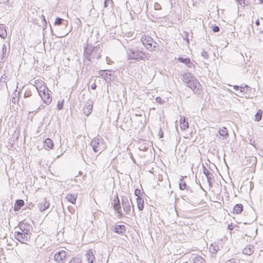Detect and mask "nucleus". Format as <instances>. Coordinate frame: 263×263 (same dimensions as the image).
<instances>
[{
    "label": "nucleus",
    "mask_w": 263,
    "mask_h": 263,
    "mask_svg": "<svg viewBox=\"0 0 263 263\" xmlns=\"http://www.w3.org/2000/svg\"><path fill=\"white\" fill-rule=\"evenodd\" d=\"M67 255V252L66 251L64 250L59 251L54 254V260L58 263L63 262L65 258L66 257Z\"/></svg>",
    "instance_id": "8"
},
{
    "label": "nucleus",
    "mask_w": 263,
    "mask_h": 263,
    "mask_svg": "<svg viewBox=\"0 0 263 263\" xmlns=\"http://www.w3.org/2000/svg\"><path fill=\"white\" fill-rule=\"evenodd\" d=\"M256 220V218H255V219H254L253 220H252L251 222H244V223H245V224H250V223H251L253 222L254 220Z\"/></svg>",
    "instance_id": "57"
},
{
    "label": "nucleus",
    "mask_w": 263,
    "mask_h": 263,
    "mask_svg": "<svg viewBox=\"0 0 263 263\" xmlns=\"http://www.w3.org/2000/svg\"><path fill=\"white\" fill-rule=\"evenodd\" d=\"M128 5L130 6V4L129 3V2H127L126 3V8H128Z\"/></svg>",
    "instance_id": "59"
},
{
    "label": "nucleus",
    "mask_w": 263,
    "mask_h": 263,
    "mask_svg": "<svg viewBox=\"0 0 263 263\" xmlns=\"http://www.w3.org/2000/svg\"><path fill=\"white\" fill-rule=\"evenodd\" d=\"M109 0H105L104 3V7H107L108 6V3Z\"/></svg>",
    "instance_id": "52"
},
{
    "label": "nucleus",
    "mask_w": 263,
    "mask_h": 263,
    "mask_svg": "<svg viewBox=\"0 0 263 263\" xmlns=\"http://www.w3.org/2000/svg\"><path fill=\"white\" fill-rule=\"evenodd\" d=\"M122 205L125 212L128 213L130 211V206L127 197L123 196L122 198Z\"/></svg>",
    "instance_id": "12"
},
{
    "label": "nucleus",
    "mask_w": 263,
    "mask_h": 263,
    "mask_svg": "<svg viewBox=\"0 0 263 263\" xmlns=\"http://www.w3.org/2000/svg\"><path fill=\"white\" fill-rule=\"evenodd\" d=\"M219 134L220 136L226 138L228 136V130L226 127H222L219 129Z\"/></svg>",
    "instance_id": "26"
},
{
    "label": "nucleus",
    "mask_w": 263,
    "mask_h": 263,
    "mask_svg": "<svg viewBox=\"0 0 263 263\" xmlns=\"http://www.w3.org/2000/svg\"><path fill=\"white\" fill-rule=\"evenodd\" d=\"M50 91V90H49L46 91L45 93H42V94L39 95L43 101L47 105L49 104L52 101V98L49 93Z\"/></svg>",
    "instance_id": "11"
},
{
    "label": "nucleus",
    "mask_w": 263,
    "mask_h": 263,
    "mask_svg": "<svg viewBox=\"0 0 263 263\" xmlns=\"http://www.w3.org/2000/svg\"><path fill=\"white\" fill-rule=\"evenodd\" d=\"M218 250V246L211 244L209 247V251L212 254H216Z\"/></svg>",
    "instance_id": "31"
},
{
    "label": "nucleus",
    "mask_w": 263,
    "mask_h": 263,
    "mask_svg": "<svg viewBox=\"0 0 263 263\" xmlns=\"http://www.w3.org/2000/svg\"><path fill=\"white\" fill-rule=\"evenodd\" d=\"M137 44L138 45H135V49H133V60H143L147 58L146 53L142 50L143 47L150 51L156 50L159 47L158 43L151 36L146 35H142L140 41Z\"/></svg>",
    "instance_id": "1"
},
{
    "label": "nucleus",
    "mask_w": 263,
    "mask_h": 263,
    "mask_svg": "<svg viewBox=\"0 0 263 263\" xmlns=\"http://www.w3.org/2000/svg\"><path fill=\"white\" fill-rule=\"evenodd\" d=\"M103 139L100 137H96L91 142V146L96 153L102 151L103 149Z\"/></svg>",
    "instance_id": "4"
},
{
    "label": "nucleus",
    "mask_w": 263,
    "mask_h": 263,
    "mask_svg": "<svg viewBox=\"0 0 263 263\" xmlns=\"http://www.w3.org/2000/svg\"><path fill=\"white\" fill-rule=\"evenodd\" d=\"M255 24L257 26H258L260 25V21L259 20H257L255 21Z\"/></svg>",
    "instance_id": "54"
},
{
    "label": "nucleus",
    "mask_w": 263,
    "mask_h": 263,
    "mask_svg": "<svg viewBox=\"0 0 263 263\" xmlns=\"http://www.w3.org/2000/svg\"><path fill=\"white\" fill-rule=\"evenodd\" d=\"M102 51L99 45L94 46L91 44L87 43L84 48L83 57L89 62L95 58L99 60L101 57Z\"/></svg>",
    "instance_id": "3"
},
{
    "label": "nucleus",
    "mask_w": 263,
    "mask_h": 263,
    "mask_svg": "<svg viewBox=\"0 0 263 263\" xmlns=\"http://www.w3.org/2000/svg\"><path fill=\"white\" fill-rule=\"evenodd\" d=\"M37 80L35 81V84L37 85L35 86L39 95L42 93H45L47 90H49V88L44 84L43 81L36 82Z\"/></svg>",
    "instance_id": "10"
},
{
    "label": "nucleus",
    "mask_w": 263,
    "mask_h": 263,
    "mask_svg": "<svg viewBox=\"0 0 263 263\" xmlns=\"http://www.w3.org/2000/svg\"><path fill=\"white\" fill-rule=\"evenodd\" d=\"M238 3L241 5L244 6L245 5V0H236Z\"/></svg>",
    "instance_id": "46"
},
{
    "label": "nucleus",
    "mask_w": 263,
    "mask_h": 263,
    "mask_svg": "<svg viewBox=\"0 0 263 263\" xmlns=\"http://www.w3.org/2000/svg\"><path fill=\"white\" fill-rule=\"evenodd\" d=\"M177 60L180 63L185 64L189 68H191L192 66H193L192 63L191 61V59L189 58H183V57H179Z\"/></svg>",
    "instance_id": "15"
},
{
    "label": "nucleus",
    "mask_w": 263,
    "mask_h": 263,
    "mask_svg": "<svg viewBox=\"0 0 263 263\" xmlns=\"http://www.w3.org/2000/svg\"><path fill=\"white\" fill-rule=\"evenodd\" d=\"M143 193V192L138 189H136L134 191V194L137 197H142Z\"/></svg>",
    "instance_id": "36"
},
{
    "label": "nucleus",
    "mask_w": 263,
    "mask_h": 263,
    "mask_svg": "<svg viewBox=\"0 0 263 263\" xmlns=\"http://www.w3.org/2000/svg\"><path fill=\"white\" fill-rule=\"evenodd\" d=\"M63 22H65V25H67L68 24L67 21H65L63 18L58 17L56 18V19L54 21V25L55 26H60V25L63 24Z\"/></svg>",
    "instance_id": "30"
},
{
    "label": "nucleus",
    "mask_w": 263,
    "mask_h": 263,
    "mask_svg": "<svg viewBox=\"0 0 263 263\" xmlns=\"http://www.w3.org/2000/svg\"><path fill=\"white\" fill-rule=\"evenodd\" d=\"M154 7L155 10H159L161 9V5L158 3H155L154 4Z\"/></svg>",
    "instance_id": "43"
},
{
    "label": "nucleus",
    "mask_w": 263,
    "mask_h": 263,
    "mask_svg": "<svg viewBox=\"0 0 263 263\" xmlns=\"http://www.w3.org/2000/svg\"><path fill=\"white\" fill-rule=\"evenodd\" d=\"M64 101L62 100L61 101H59L57 104V108L58 110H61L63 108V104Z\"/></svg>",
    "instance_id": "40"
},
{
    "label": "nucleus",
    "mask_w": 263,
    "mask_h": 263,
    "mask_svg": "<svg viewBox=\"0 0 263 263\" xmlns=\"http://www.w3.org/2000/svg\"><path fill=\"white\" fill-rule=\"evenodd\" d=\"M201 54L204 59H205V60L208 59L209 55L208 54V52L206 51H205V50L202 49Z\"/></svg>",
    "instance_id": "41"
},
{
    "label": "nucleus",
    "mask_w": 263,
    "mask_h": 263,
    "mask_svg": "<svg viewBox=\"0 0 263 263\" xmlns=\"http://www.w3.org/2000/svg\"><path fill=\"white\" fill-rule=\"evenodd\" d=\"M137 206L140 211H142L144 208V200L142 197H137Z\"/></svg>",
    "instance_id": "22"
},
{
    "label": "nucleus",
    "mask_w": 263,
    "mask_h": 263,
    "mask_svg": "<svg viewBox=\"0 0 263 263\" xmlns=\"http://www.w3.org/2000/svg\"><path fill=\"white\" fill-rule=\"evenodd\" d=\"M17 228H19L20 231L14 232V238L20 242L27 244L31 237L32 231V226L24 220L18 223Z\"/></svg>",
    "instance_id": "2"
},
{
    "label": "nucleus",
    "mask_w": 263,
    "mask_h": 263,
    "mask_svg": "<svg viewBox=\"0 0 263 263\" xmlns=\"http://www.w3.org/2000/svg\"><path fill=\"white\" fill-rule=\"evenodd\" d=\"M111 204L114 206L115 212L119 214V215H121L122 214V209L118 194L116 195L115 199H114Z\"/></svg>",
    "instance_id": "7"
},
{
    "label": "nucleus",
    "mask_w": 263,
    "mask_h": 263,
    "mask_svg": "<svg viewBox=\"0 0 263 263\" xmlns=\"http://www.w3.org/2000/svg\"><path fill=\"white\" fill-rule=\"evenodd\" d=\"M240 87L239 91L242 94L248 93L251 90V88L248 85L243 84L241 85Z\"/></svg>",
    "instance_id": "19"
},
{
    "label": "nucleus",
    "mask_w": 263,
    "mask_h": 263,
    "mask_svg": "<svg viewBox=\"0 0 263 263\" xmlns=\"http://www.w3.org/2000/svg\"><path fill=\"white\" fill-rule=\"evenodd\" d=\"M86 257L87 261H91L95 260L96 258L92 252V251L90 250H89L87 251L86 254Z\"/></svg>",
    "instance_id": "25"
},
{
    "label": "nucleus",
    "mask_w": 263,
    "mask_h": 263,
    "mask_svg": "<svg viewBox=\"0 0 263 263\" xmlns=\"http://www.w3.org/2000/svg\"><path fill=\"white\" fill-rule=\"evenodd\" d=\"M161 100V98L160 97H156V101L157 102H160Z\"/></svg>",
    "instance_id": "55"
},
{
    "label": "nucleus",
    "mask_w": 263,
    "mask_h": 263,
    "mask_svg": "<svg viewBox=\"0 0 263 263\" xmlns=\"http://www.w3.org/2000/svg\"><path fill=\"white\" fill-rule=\"evenodd\" d=\"M189 33H188L187 32H183V34L182 35V37L184 40L186 41L187 44H190V42H189L190 40L189 39Z\"/></svg>",
    "instance_id": "39"
},
{
    "label": "nucleus",
    "mask_w": 263,
    "mask_h": 263,
    "mask_svg": "<svg viewBox=\"0 0 263 263\" xmlns=\"http://www.w3.org/2000/svg\"><path fill=\"white\" fill-rule=\"evenodd\" d=\"M212 28L214 32H218L219 31V27L216 25H212Z\"/></svg>",
    "instance_id": "42"
},
{
    "label": "nucleus",
    "mask_w": 263,
    "mask_h": 263,
    "mask_svg": "<svg viewBox=\"0 0 263 263\" xmlns=\"http://www.w3.org/2000/svg\"><path fill=\"white\" fill-rule=\"evenodd\" d=\"M260 3H262L263 4V0H259Z\"/></svg>",
    "instance_id": "64"
},
{
    "label": "nucleus",
    "mask_w": 263,
    "mask_h": 263,
    "mask_svg": "<svg viewBox=\"0 0 263 263\" xmlns=\"http://www.w3.org/2000/svg\"><path fill=\"white\" fill-rule=\"evenodd\" d=\"M180 126L181 129L183 130L186 129L189 127V124L187 121H185V118H184L183 119H182V118L181 117L180 121Z\"/></svg>",
    "instance_id": "27"
},
{
    "label": "nucleus",
    "mask_w": 263,
    "mask_h": 263,
    "mask_svg": "<svg viewBox=\"0 0 263 263\" xmlns=\"http://www.w3.org/2000/svg\"><path fill=\"white\" fill-rule=\"evenodd\" d=\"M93 102L91 100H88L85 104L83 108V113L87 116H89L92 111Z\"/></svg>",
    "instance_id": "6"
},
{
    "label": "nucleus",
    "mask_w": 263,
    "mask_h": 263,
    "mask_svg": "<svg viewBox=\"0 0 263 263\" xmlns=\"http://www.w3.org/2000/svg\"><path fill=\"white\" fill-rule=\"evenodd\" d=\"M96 87H97V85L95 83H92L90 86L91 89H93V90H95L96 89Z\"/></svg>",
    "instance_id": "48"
},
{
    "label": "nucleus",
    "mask_w": 263,
    "mask_h": 263,
    "mask_svg": "<svg viewBox=\"0 0 263 263\" xmlns=\"http://www.w3.org/2000/svg\"><path fill=\"white\" fill-rule=\"evenodd\" d=\"M40 106H39V107L37 108V109H36V112H37L39 110H40Z\"/></svg>",
    "instance_id": "62"
},
{
    "label": "nucleus",
    "mask_w": 263,
    "mask_h": 263,
    "mask_svg": "<svg viewBox=\"0 0 263 263\" xmlns=\"http://www.w3.org/2000/svg\"><path fill=\"white\" fill-rule=\"evenodd\" d=\"M179 188L181 190H183L185 189H187V190H188V187H186V183L184 181L183 179L182 178H181L180 180V181H179Z\"/></svg>",
    "instance_id": "33"
},
{
    "label": "nucleus",
    "mask_w": 263,
    "mask_h": 263,
    "mask_svg": "<svg viewBox=\"0 0 263 263\" xmlns=\"http://www.w3.org/2000/svg\"><path fill=\"white\" fill-rule=\"evenodd\" d=\"M25 202L22 199H17L15 201V203L13 206V210L16 212L19 211L21 208L24 205Z\"/></svg>",
    "instance_id": "16"
},
{
    "label": "nucleus",
    "mask_w": 263,
    "mask_h": 263,
    "mask_svg": "<svg viewBox=\"0 0 263 263\" xmlns=\"http://www.w3.org/2000/svg\"><path fill=\"white\" fill-rule=\"evenodd\" d=\"M20 133V128H16L14 132L13 137L15 138L16 141H17L18 139V137Z\"/></svg>",
    "instance_id": "38"
},
{
    "label": "nucleus",
    "mask_w": 263,
    "mask_h": 263,
    "mask_svg": "<svg viewBox=\"0 0 263 263\" xmlns=\"http://www.w3.org/2000/svg\"><path fill=\"white\" fill-rule=\"evenodd\" d=\"M195 77L191 73H185L182 76V81L185 84L189 83L191 80H194Z\"/></svg>",
    "instance_id": "18"
},
{
    "label": "nucleus",
    "mask_w": 263,
    "mask_h": 263,
    "mask_svg": "<svg viewBox=\"0 0 263 263\" xmlns=\"http://www.w3.org/2000/svg\"><path fill=\"white\" fill-rule=\"evenodd\" d=\"M194 263H204L205 260L201 256H196L194 258Z\"/></svg>",
    "instance_id": "35"
},
{
    "label": "nucleus",
    "mask_w": 263,
    "mask_h": 263,
    "mask_svg": "<svg viewBox=\"0 0 263 263\" xmlns=\"http://www.w3.org/2000/svg\"><path fill=\"white\" fill-rule=\"evenodd\" d=\"M127 151H129V155L130 156V158H132V153L130 152L129 146L127 147Z\"/></svg>",
    "instance_id": "56"
},
{
    "label": "nucleus",
    "mask_w": 263,
    "mask_h": 263,
    "mask_svg": "<svg viewBox=\"0 0 263 263\" xmlns=\"http://www.w3.org/2000/svg\"><path fill=\"white\" fill-rule=\"evenodd\" d=\"M135 78H137V79H140L142 78L141 76V74L138 73V74L137 73H135Z\"/></svg>",
    "instance_id": "51"
},
{
    "label": "nucleus",
    "mask_w": 263,
    "mask_h": 263,
    "mask_svg": "<svg viewBox=\"0 0 263 263\" xmlns=\"http://www.w3.org/2000/svg\"><path fill=\"white\" fill-rule=\"evenodd\" d=\"M262 111L261 110L259 109L255 115V120L256 121H259L262 118Z\"/></svg>",
    "instance_id": "34"
},
{
    "label": "nucleus",
    "mask_w": 263,
    "mask_h": 263,
    "mask_svg": "<svg viewBox=\"0 0 263 263\" xmlns=\"http://www.w3.org/2000/svg\"><path fill=\"white\" fill-rule=\"evenodd\" d=\"M106 62H107V64H109L111 62V60L109 59V58H108L107 57L106 58Z\"/></svg>",
    "instance_id": "53"
},
{
    "label": "nucleus",
    "mask_w": 263,
    "mask_h": 263,
    "mask_svg": "<svg viewBox=\"0 0 263 263\" xmlns=\"http://www.w3.org/2000/svg\"><path fill=\"white\" fill-rule=\"evenodd\" d=\"M49 202L46 200H44L39 204V208L41 212L45 211L49 207Z\"/></svg>",
    "instance_id": "17"
},
{
    "label": "nucleus",
    "mask_w": 263,
    "mask_h": 263,
    "mask_svg": "<svg viewBox=\"0 0 263 263\" xmlns=\"http://www.w3.org/2000/svg\"><path fill=\"white\" fill-rule=\"evenodd\" d=\"M122 73L125 74L127 77L130 76L132 73V67L130 66V61H128L127 64H125L122 69Z\"/></svg>",
    "instance_id": "14"
},
{
    "label": "nucleus",
    "mask_w": 263,
    "mask_h": 263,
    "mask_svg": "<svg viewBox=\"0 0 263 263\" xmlns=\"http://www.w3.org/2000/svg\"><path fill=\"white\" fill-rule=\"evenodd\" d=\"M128 50L129 51L127 52V54L128 60H129L132 59V55H131L132 49H130L129 48H128Z\"/></svg>",
    "instance_id": "45"
},
{
    "label": "nucleus",
    "mask_w": 263,
    "mask_h": 263,
    "mask_svg": "<svg viewBox=\"0 0 263 263\" xmlns=\"http://www.w3.org/2000/svg\"><path fill=\"white\" fill-rule=\"evenodd\" d=\"M50 30H51V33L52 35H54V34H53V30H52V28H51H51H50Z\"/></svg>",
    "instance_id": "61"
},
{
    "label": "nucleus",
    "mask_w": 263,
    "mask_h": 263,
    "mask_svg": "<svg viewBox=\"0 0 263 263\" xmlns=\"http://www.w3.org/2000/svg\"><path fill=\"white\" fill-rule=\"evenodd\" d=\"M54 144L52 140L50 138H46L44 141V147L45 148H52Z\"/></svg>",
    "instance_id": "23"
},
{
    "label": "nucleus",
    "mask_w": 263,
    "mask_h": 263,
    "mask_svg": "<svg viewBox=\"0 0 263 263\" xmlns=\"http://www.w3.org/2000/svg\"><path fill=\"white\" fill-rule=\"evenodd\" d=\"M159 138H162L163 137V133L161 128H160L159 132Z\"/></svg>",
    "instance_id": "47"
},
{
    "label": "nucleus",
    "mask_w": 263,
    "mask_h": 263,
    "mask_svg": "<svg viewBox=\"0 0 263 263\" xmlns=\"http://www.w3.org/2000/svg\"><path fill=\"white\" fill-rule=\"evenodd\" d=\"M235 95H236L237 96H238V97H240V98H242V96H240V95H239V94L235 93Z\"/></svg>",
    "instance_id": "60"
},
{
    "label": "nucleus",
    "mask_w": 263,
    "mask_h": 263,
    "mask_svg": "<svg viewBox=\"0 0 263 263\" xmlns=\"http://www.w3.org/2000/svg\"><path fill=\"white\" fill-rule=\"evenodd\" d=\"M7 35L6 29L5 28V27L3 25H2L0 26V36L3 39H5Z\"/></svg>",
    "instance_id": "28"
},
{
    "label": "nucleus",
    "mask_w": 263,
    "mask_h": 263,
    "mask_svg": "<svg viewBox=\"0 0 263 263\" xmlns=\"http://www.w3.org/2000/svg\"><path fill=\"white\" fill-rule=\"evenodd\" d=\"M254 252V247L252 246H248L243 250V253L247 255H251Z\"/></svg>",
    "instance_id": "20"
},
{
    "label": "nucleus",
    "mask_w": 263,
    "mask_h": 263,
    "mask_svg": "<svg viewBox=\"0 0 263 263\" xmlns=\"http://www.w3.org/2000/svg\"><path fill=\"white\" fill-rule=\"evenodd\" d=\"M94 261L95 260H92V261H88V263H94Z\"/></svg>",
    "instance_id": "63"
},
{
    "label": "nucleus",
    "mask_w": 263,
    "mask_h": 263,
    "mask_svg": "<svg viewBox=\"0 0 263 263\" xmlns=\"http://www.w3.org/2000/svg\"><path fill=\"white\" fill-rule=\"evenodd\" d=\"M148 147L145 145H141L139 147V149L140 151H147L148 150Z\"/></svg>",
    "instance_id": "44"
},
{
    "label": "nucleus",
    "mask_w": 263,
    "mask_h": 263,
    "mask_svg": "<svg viewBox=\"0 0 263 263\" xmlns=\"http://www.w3.org/2000/svg\"><path fill=\"white\" fill-rule=\"evenodd\" d=\"M186 84L187 87H190L193 91H194L195 94L199 95L200 93L201 85L196 78H194V80H191Z\"/></svg>",
    "instance_id": "5"
},
{
    "label": "nucleus",
    "mask_w": 263,
    "mask_h": 263,
    "mask_svg": "<svg viewBox=\"0 0 263 263\" xmlns=\"http://www.w3.org/2000/svg\"><path fill=\"white\" fill-rule=\"evenodd\" d=\"M243 210V205L240 203L236 204L233 208V213L235 214H240Z\"/></svg>",
    "instance_id": "24"
},
{
    "label": "nucleus",
    "mask_w": 263,
    "mask_h": 263,
    "mask_svg": "<svg viewBox=\"0 0 263 263\" xmlns=\"http://www.w3.org/2000/svg\"><path fill=\"white\" fill-rule=\"evenodd\" d=\"M250 189L251 190L253 187V185H252L253 183L252 182H250Z\"/></svg>",
    "instance_id": "58"
},
{
    "label": "nucleus",
    "mask_w": 263,
    "mask_h": 263,
    "mask_svg": "<svg viewBox=\"0 0 263 263\" xmlns=\"http://www.w3.org/2000/svg\"><path fill=\"white\" fill-rule=\"evenodd\" d=\"M203 173L206 176L207 181L210 187H212L213 185L212 180L214 179V176L213 173L209 171V170L203 165Z\"/></svg>",
    "instance_id": "9"
},
{
    "label": "nucleus",
    "mask_w": 263,
    "mask_h": 263,
    "mask_svg": "<svg viewBox=\"0 0 263 263\" xmlns=\"http://www.w3.org/2000/svg\"><path fill=\"white\" fill-rule=\"evenodd\" d=\"M240 87V86H238V85H234L233 86V88L234 89V90L235 91H239Z\"/></svg>",
    "instance_id": "49"
},
{
    "label": "nucleus",
    "mask_w": 263,
    "mask_h": 263,
    "mask_svg": "<svg viewBox=\"0 0 263 263\" xmlns=\"http://www.w3.org/2000/svg\"><path fill=\"white\" fill-rule=\"evenodd\" d=\"M7 76L5 74H4L2 76L0 79V86H1L2 87L7 86L6 82V80L7 79Z\"/></svg>",
    "instance_id": "32"
},
{
    "label": "nucleus",
    "mask_w": 263,
    "mask_h": 263,
    "mask_svg": "<svg viewBox=\"0 0 263 263\" xmlns=\"http://www.w3.org/2000/svg\"><path fill=\"white\" fill-rule=\"evenodd\" d=\"M77 260H78V259H76L75 258H72L70 261L69 262V263H77Z\"/></svg>",
    "instance_id": "50"
},
{
    "label": "nucleus",
    "mask_w": 263,
    "mask_h": 263,
    "mask_svg": "<svg viewBox=\"0 0 263 263\" xmlns=\"http://www.w3.org/2000/svg\"><path fill=\"white\" fill-rule=\"evenodd\" d=\"M125 230V227L123 225H117L115 227V232L118 234H122Z\"/></svg>",
    "instance_id": "29"
},
{
    "label": "nucleus",
    "mask_w": 263,
    "mask_h": 263,
    "mask_svg": "<svg viewBox=\"0 0 263 263\" xmlns=\"http://www.w3.org/2000/svg\"><path fill=\"white\" fill-rule=\"evenodd\" d=\"M66 198L68 202L74 204L76 203L77 198V195L75 194H68L67 195Z\"/></svg>",
    "instance_id": "21"
},
{
    "label": "nucleus",
    "mask_w": 263,
    "mask_h": 263,
    "mask_svg": "<svg viewBox=\"0 0 263 263\" xmlns=\"http://www.w3.org/2000/svg\"><path fill=\"white\" fill-rule=\"evenodd\" d=\"M108 71H109V70H100L99 71V74L103 77L106 82L111 81L112 74L108 73Z\"/></svg>",
    "instance_id": "13"
},
{
    "label": "nucleus",
    "mask_w": 263,
    "mask_h": 263,
    "mask_svg": "<svg viewBox=\"0 0 263 263\" xmlns=\"http://www.w3.org/2000/svg\"><path fill=\"white\" fill-rule=\"evenodd\" d=\"M6 52H7V47L4 44V45H3V47H2V57L1 58L2 60H4V59L6 57Z\"/></svg>",
    "instance_id": "37"
}]
</instances>
